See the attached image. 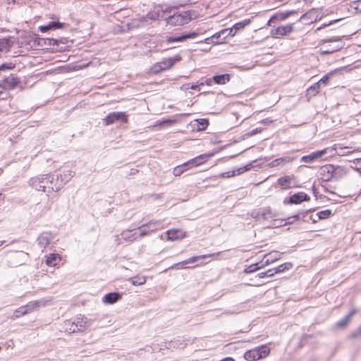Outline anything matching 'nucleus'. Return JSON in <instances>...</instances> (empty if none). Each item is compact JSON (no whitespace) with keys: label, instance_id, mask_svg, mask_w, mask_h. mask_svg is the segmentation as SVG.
Segmentation results:
<instances>
[{"label":"nucleus","instance_id":"1","mask_svg":"<svg viewBox=\"0 0 361 361\" xmlns=\"http://www.w3.org/2000/svg\"><path fill=\"white\" fill-rule=\"evenodd\" d=\"M55 176L43 174L30 178L29 183L36 190L47 193L59 191Z\"/></svg>","mask_w":361,"mask_h":361},{"label":"nucleus","instance_id":"2","mask_svg":"<svg viewBox=\"0 0 361 361\" xmlns=\"http://www.w3.org/2000/svg\"><path fill=\"white\" fill-rule=\"evenodd\" d=\"M220 255V252L213 253L209 255H203L199 256L191 257L183 262L174 264L171 266V269L175 268L177 269L193 268L197 266H202L205 263L202 261L207 257H214Z\"/></svg>","mask_w":361,"mask_h":361},{"label":"nucleus","instance_id":"3","mask_svg":"<svg viewBox=\"0 0 361 361\" xmlns=\"http://www.w3.org/2000/svg\"><path fill=\"white\" fill-rule=\"evenodd\" d=\"M322 42L320 47L322 54L334 53L341 50L344 47V42L341 37H333Z\"/></svg>","mask_w":361,"mask_h":361},{"label":"nucleus","instance_id":"4","mask_svg":"<svg viewBox=\"0 0 361 361\" xmlns=\"http://www.w3.org/2000/svg\"><path fill=\"white\" fill-rule=\"evenodd\" d=\"M210 155L201 154L197 157L189 160L182 165L177 166L173 169V173L176 176L181 175L185 171L190 168L200 166L207 161Z\"/></svg>","mask_w":361,"mask_h":361},{"label":"nucleus","instance_id":"5","mask_svg":"<svg viewBox=\"0 0 361 361\" xmlns=\"http://www.w3.org/2000/svg\"><path fill=\"white\" fill-rule=\"evenodd\" d=\"M320 173L324 180H330L333 178H340L345 173V171L344 168L341 166H335L330 164L322 166Z\"/></svg>","mask_w":361,"mask_h":361},{"label":"nucleus","instance_id":"6","mask_svg":"<svg viewBox=\"0 0 361 361\" xmlns=\"http://www.w3.org/2000/svg\"><path fill=\"white\" fill-rule=\"evenodd\" d=\"M192 13L190 11L176 12L166 18V23L174 26L183 25L191 20L192 18Z\"/></svg>","mask_w":361,"mask_h":361},{"label":"nucleus","instance_id":"7","mask_svg":"<svg viewBox=\"0 0 361 361\" xmlns=\"http://www.w3.org/2000/svg\"><path fill=\"white\" fill-rule=\"evenodd\" d=\"M269 353L270 349L266 345H262L259 347L247 350L244 354V357L247 361H256L265 358Z\"/></svg>","mask_w":361,"mask_h":361},{"label":"nucleus","instance_id":"8","mask_svg":"<svg viewBox=\"0 0 361 361\" xmlns=\"http://www.w3.org/2000/svg\"><path fill=\"white\" fill-rule=\"evenodd\" d=\"M251 216L256 221H271L276 220L278 214L271 207H266L255 209L250 214Z\"/></svg>","mask_w":361,"mask_h":361},{"label":"nucleus","instance_id":"9","mask_svg":"<svg viewBox=\"0 0 361 361\" xmlns=\"http://www.w3.org/2000/svg\"><path fill=\"white\" fill-rule=\"evenodd\" d=\"M53 299L51 297L40 298L37 300L29 302L25 305H23L26 314L32 312L38 311L42 307H45L52 304Z\"/></svg>","mask_w":361,"mask_h":361},{"label":"nucleus","instance_id":"10","mask_svg":"<svg viewBox=\"0 0 361 361\" xmlns=\"http://www.w3.org/2000/svg\"><path fill=\"white\" fill-rule=\"evenodd\" d=\"M164 221H150L139 227L140 238L150 235L152 233L164 228Z\"/></svg>","mask_w":361,"mask_h":361},{"label":"nucleus","instance_id":"11","mask_svg":"<svg viewBox=\"0 0 361 361\" xmlns=\"http://www.w3.org/2000/svg\"><path fill=\"white\" fill-rule=\"evenodd\" d=\"M0 88L4 90H11L15 88L23 89V86L20 84V79L15 75L11 74L0 81Z\"/></svg>","mask_w":361,"mask_h":361},{"label":"nucleus","instance_id":"12","mask_svg":"<svg viewBox=\"0 0 361 361\" xmlns=\"http://www.w3.org/2000/svg\"><path fill=\"white\" fill-rule=\"evenodd\" d=\"M323 15L320 9L312 8L304 13L299 19L305 24L309 25L322 19Z\"/></svg>","mask_w":361,"mask_h":361},{"label":"nucleus","instance_id":"13","mask_svg":"<svg viewBox=\"0 0 361 361\" xmlns=\"http://www.w3.org/2000/svg\"><path fill=\"white\" fill-rule=\"evenodd\" d=\"M294 30V23H288L272 28L270 31L271 37L281 38L290 35Z\"/></svg>","mask_w":361,"mask_h":361},{"label":"nucleus","instance_id":"14","mask_svg":"<svg viewBox=\"0 0 361 361\" xmlns=\"http://www.w3.org/2000/svg\"><path fill=\"white\" fill-rule=\"evenodd\" d=\"M103 121L106 126L113 124L116 121H121L126 123L128 122V116L125 112H112L109 114L103 119Z\"/></svg>","mask_w":361,"mask_h":361},{"label":"nucleus","instance_id":"15","mask_svg":"<svg viewBox=\"0 0 361 361\" xmlns=\"http://www.w3.org/2000/svg\"><path fill=\"white\" fill-rule=\"evenodd\" d=\"M74 175V171L70 169H67L55 176L59 190H60L61 188H63V186L71 180Z\"/></svg>","mask_w":361,"mask_h":361},{"label":"nucleus","instance_id":"16","mask_svg":"<svg viewBox=\"0 0 361 361\" xmlns=\"http://www.w3.org/2000/svg\"><path fill=\"white\" fill-rule=\"evenodd\" d=\"M329 150H332V149L325 148L322 150H319V151L312 152L311 154H310L308 155L302 157L300 161L303 163H307V164L313 163L315 161L321 159L323 156L328 154Z\"/></svg>","mask_w":361,"mask_h":361},{"label":"nucleus","instance_id":"17","mask_svg":"<svg viewBox=\"0 0 361 361\" xmlns=\"http://www.w3.org/2000/svg\"><path fill=\"white\" fill-rule=\"evenodd\" d=\"M228 29H224L214 35L211 37L206 38L204 39L205 43L207 44H219L223 43L228 35Z\"/></svg>","mask_w":361,"mask_h":361},{"label":"nucleus","instance_id":"18","mask_svg":"<svg viewBox=\"0 0 361 361\" xmlns=\"http://www.w3.org/2000/svg\"><path fill=\"white\" fill-rule=\"evenodd\" d=\"M329 148L332 149V150H329V153H331L330 156L334 154V152L339 156H345V155H348L353 152L359 150L358 148L353 149L351 147H348V146L343 147L341 144L334 145V147H329Z\"/></svg>","mask_w":361,"mask_h":361},{"label":"nucleus","instance_id":"19","mask_svg":"<svg viewBox=\"0 0 361 361\" xmlns=\"http://www.w3.org/2000/svg\"><path fill=\"white\" fill-rule=\"evenodd\" d=\"M295 11H286L283 12H277L274 14L271 18L269 20L267 25L272 26L273 23L283 21L287 19L290 15L293 14Z\"/></svg>","mask_w":361,"mask_h":361},{"label":"nucleus","instance_id":"20","mask_svg":"<svg viewBox=\"0 0 361 361\" xmlns=\"http://www.w3.org/2000/svg\"><path fill=\"white\" fill-rule=\"evenodd\" d=\"M53 238L54 237L52 234L49 232L42 233L39 235L37 238V243L42 252L49 246Z\"/></svg>","mask_w":361,"mask_h":361},{"label":"nucleus","instance_id":"21","mask_svg":"<svg viewBox=\"0 0 361 361\" xmlns=\"http://www.w3.org/2000/svg\"><path fill=\"white\" fill-rule=\"evenodd\" d=\"M168 240L174 241L186 237V233L180 229L174 228L166 232Z\"/></svg>","mask_w":361,"mask_h":361},{"label":"nucleus","instance_id":"22","mask_svg":"<svg viewBox=\"0 0 361 361\" xmlns=\"http://www.w3.org/2000/svg\"><path fill=\"white\" fill-rule=\"evenodd\" d=\"M281 253L277 251H273L269 252V254H266L264 255V259H266L264 262H262L261 267H265L268 266L276 260L279 259L281 257Z\"/></svg>","mask_w":361,"mask_h":361},{"label":"nucleus","instance_id":"23","mask_svg":"<svg viewBox=\"0 0 361 361\" xmlns=\"http://www.w3.org/2000/svg\"><path fill=\"white\" fill-rule=\"evenodd\" d=\"M75 326L78 329V331H83L90 327V321L84 316H78L74 319Z\"/></svg>","mask_w":361,"mask_h":361},{"label":"nucleus","instance_id":"24","mask_svg":"<svg viewBox=\"0 0 361 361\" xmlns=\"http://www.w3.org/2000/svg\"><path fill=\"white\" fill-rule=\"evenodd\" d=\"M180 59L181 57L177 54L172 57L163 59L159 63L164 71H165L171 68L176 63L180 61Z\"/></svg>","mask_w":361,"mask_h":361},{"label":"nucleus","instance_id":"25","mask_svg":"<svg viewBox=\"0 0 361 361\" xmlns=\"http://www.w3.org/2000/svg\"><path fill=\"white\" fill-rule=\"evenodd\" d=\"M294 160L293 157H290L288 156L279 157L274 159L270 163L268 164V166L271 168H275L278 166H281L285 165L286 164L290 163Z\"/></svg>","mask_w":361,"mask_h":361},{"label":"nucleus","instance_id":"26","mask_svg":"<svg viewBox=\"0 0 361 361\" xmlns=\"http://www.w3.org/2000/svg\"><path fill=\"white\" fill-rule=\"evenodd\" d=\"M121 235L122 239L128 243H132L140 238L139 232L130 229L123 231Z\"/></svg>","mask_w":361,"mask_h":361},{"label":"nucleus","instance_id":"27","mask_svg":"<svg viewBox=\"0 0 361 361\" xmlns=\"http://www.w3.org/2000/svg\"><path fill=\"white\" fill-rule=\"evenodd\" d=\"M163 17L164 9L161 5H157L154 6V9L149 11L147 15V18L152 20H156Z\"/></svg>","mask_w":361,"mask_h":361},{"label":"nucleus","instance_id":"28","mask_svg":"<svg viewBox=\"0 0 361 361\" xmlns=\"http://www.w3.org/2000/svg\"><path fill=\"white\" fill-rule=\"evenodd\" d=\"M121 295L118 293H109L106 294L103 298L102 302L105 304L112 305L121 300Z\"/></svg>","mask_w":361,"mask_h":361},{"label":"nucleus","instance_id":"29","mask_svg":"<svg viewBox=\"0 0 361 361\" xmlns=\"http://www.w3.org/2000/svg\"><path fill=\"white\" fill-rule=\"evenodd\" d=\"M250 23V19H245L241 22L235 23L231 28L228 29V35L233 37L238 30H242Z\"/></svg>","mask_w":361,"mask_h":361},{"label":"nucleus","instance_id":"30","mask_svg":"<svg viewBox=\"0 0 361 361\" xmlns=\"http://www.w3.org/2000/svg\"><path fill=\"white\" fill-rule=\"evenodd\" d=\"M310 197L308 195L303 192H300L293 195L289 200L291 204H300L303 201L309 200Z\"/></svg>","mask_w":361,"mask_h":361},{"label":"nucleus","instance_id":"31","mask_svg":"<svg viewBox=\"0 0 361 361\" xmlns=\"http://www.w3.org/2000/svg\"><path fill=\"white\" fill-rule=\"evenodd\" d=\"M61 260V257L59 254L51 253L47 256L46 264L49 267H56Z\"/></svg>","mask_w":361,"mask_h":361},{"label":"nucleus","instance_id":"32","mask_svg":"<svg viewBox=\"0 0 361 361\" xmlns=\"http://www.w3.org/2000/svg\"><path fill=\"white\" fill-rule=\"evenodd\" d=\"M63 329L68 334H73L78 332V329L75 326V323L73 320H66L63 324Z\"/></svg>","mask_w":361,"mask_h":361},{"label":"nucleus","instance_id":"33","mask_svg":"<svg viewBox=\"0 0 361 361\" xmlns=\"http://www.w3.org/2000/svg\"><path fill=\"white\" fill-rule=\"evenodd\" d=\"M63 26V23L59 22H50L49 24L46 25H41L39 27V30L42 32H45L49 30H56L62 28Z\"/></svg>","mask_w":361,"mask_h":361},{"label":"nucleus","instance_id":"34","mask_svg":"<svg viewBox=\"0 0 361 361\" xmlns=\"http://www.w3.org/2000/svg\"><path fill=\"white\" fill-rule=\"evenodd\" d=\"M197 36V33L193 32H191L190 34H188V35H180V36H178V37H168L166 38V41L167 42L169 43H171V42H181V41H183L186 39H189V38H194Z\"/></svg>","mask_w":361,"mask_h":361},{"label":"nucleus","instance_id":"35","mask_svg":"<svg viewBox=\"0 0 361 361\" xmlns=\"http://www.w3.org/2000/svg\"><path fill=\"white\" fill-rule=\"evenodd\" d=\"M13 44V42L10 37L0 39V53L8 51Z\"/></svg>","mask_w":361,"mask_h":361},{"label":"nucleus","instance_id":"36","mask_svg":"<svg viewBox=\"0 0 361 361\" xmlns=\"http://www.w3.org/2000/svg\"><path fill=\"white\" fill-rule=\"evenodd\" d=\"M292 180L293 178L290 176H283L278 179V183L282 189L286 190L293 187Z\"/></svg>","mask_w":361,"mask_h":361},{"label":"nucleus","instance_id":"37","mask_svg":"<svg viewBox=\"0 0 361 361\" xmlns=\"http://www.w3.org/2000/svg\"><path fill=\"white\" fill-rule=\"evenodd\" d=\"M355 312H356V310H353L344 318H343L342 319L339 320L336 323V326L338 327V328L345 327L348 324L349 321L350 320V319L353 317V315H354V314H355Z\"/></svg>","mask_w":361,"mask_h":361},{"label":"nucleus","instance_id":"38","mask_svg":"<svg viewBox=\"0 0 361 361\" xmlns=\"http://www.w3.org/2000/svg\"><path fill=\"white\" fill-rule=\"evenodd\" d=\"M214 82L218 85H224L230 80L228 74L217 75L213 77Z\"/></svg>","mask_w":361,"mask_h":361},{"label":"nucleus","instance_id":"39","mask_svg":"<svg viewBox=\"0 0 361 361\" xmlns=\"http://www.w3.org/2000/svg\"><path fill=\"white\" fill-rule=\"evenodd\" d=\"M128 281L133 286H141L146 283L147 278L145 276L138 275L129 279Z\"/></svg>","mask_w":361,"mask_h":361},{"label":"nucleus","instance_id":"40","mask_svg":"<svg viewBox=\"0 0 361 361\" xmlns=\"http://www.w3.org/2000/svg\"><path fill=\"white\" fill-rule=\"evenodd\" d=\"M293 267V264L290 262L283 263L274 269V273L279 274L282 273L286 270H289Z\"/></svg>","mask_w":361,"mask_h":361},{"label":"nucleus","instance_id":"41","mask_svg":"<svg viewBox=\"0 0 361 361\" xmlns=\"http://www.w3.org/2000/svg\"><path fill=\"white\" fill-rule=\"evenodd\" d=\"M195 121L197 123V130H203L209 125L208 120L205 118L197 119Z\"/></svg>","mask_w":361,"mask_h":361},{"label":"nucleus","instance_id":"42","mask_svg":"<svg viewBox=\"0 0 361 361\" xmlns=\"http://www.w3.org/2000/svg\"><path fill=\"white\" fill-rule=\"evenodd\" d=\"M24 315H26V311L24 310L23 307L21 306V307H18V309H16L13 312L12 317H13V319H17V318H20Z\"/></svg>","mask_w":361,"mask_h":361},{"label":"nucleus","instance_id":"43","mask_svg":"<svg viewBox=\"0 0 361 361\" xmlns=\"http://www.w3.org/2000/svg\"><path fill=\"white\" fill-rule=\"evenodd\" d=\"M332 214V212L330 209H325L319 212L317 215L319 219H326L330 217Z\"/></svg>","mask_w":361,"mask_h":361},{"label":"nucleus","instance_id":"44","mask_svg":"<svg viewBox=\"0 0 361 361\" xmlns=\"http://www.w3.org/2000/svg\"><path fill=\"white\" fill-rule=\"evenodd\" d=\"M262 268L263 267H261V265L259 266L257 263L252 264L245 269V272L247 274H250Z\"/></svg>","mask_w":361,"mask_h":361},{"label":"nucleus","instance_id":"45","mask_svg":"<svg viewBox=\"0 0 361 361\" xmlns=\"http://www.w3.org/2000/svg\"><path fill=\"white\" fill-rule=\"evenodd\" d=\"M350 167L357 171L361 170V158L350 161Z\"/></svg>","mask_w":361,"mask_h":361},{"label":"nucleus","instance_id":"46","mask_svg":"<svg viewBox=\"0 0 361 361\" xmlns=\"http://www.w3.org/2000/svg\"><path fill=\"white\" fill-rule=\"evenodd\" d=\"M175 121H172V120H166V119H164V120H160V121H157L154 123V124L153 125L154 127H159V126H161L163 125H165L166 124L167 126H170L171 125L172 123H173Z\"/></svg>","mask_w":361,"mask_h":361},{"label":"nucleus","instance_id":"47","mask_svg":"<svg viewBox=\"0 0 361 361\" xmlns=\"http://www.w3.org/2000/svg\"><path fill=\"white\" fill-rule=\"evenodd\" d=\"M164 69L162 68L161 64L159 62L155 63L150 69V71L153 74H157L161 71H163Z\"/></svg>","mask_w":361,"mask_h":361},{"label":"nucleus","instance_id":"48","mask_svg":"<svg viewBox=\"0 0 361 361\" xmlns=\"http://www.w3.org/2000/svg\"><path fill=\"white\" fill-rule=\"evenodd\" d=\"M252 164H248L245 165V166L240 167V168L235 169V171H236V175H240V174L243 173L245 171H249L252 168Z\"/></svg>","mask_w":361,"mask_h":361},{"label":"nucleus","instance_id":"49","mask_svg":"<svg viewBox=\"0 0 361 361\" xmlns=\"http://www.w3.org/2000/svg\"><path fill=\"white\" fill-rule=\"evenodd\" d=\"M49 41V45L50 46H59V43H64V41H66V39H61L59 40L55 39H48Z\"/></svg>","mask_w":361,"mask_h":361},{"label":"nucleus","instance_id":"50","mask_svg":"<svg viewBox=\"0 0 361 361\" xmlns=\"http://www.w3.org/2000/svg\"><path fill=\"white\" fill-rule=\"evenodd\" d=\"M236 176V171H227V172H224V173H222L220 174V177H222V178H231V177H233V176Z\"/></svg>","mask_w":361,"mask_h":361},{"label":"nucleus","instance_id":"51","mask_svg":"<svg viewBox=\"0 0 361 361\" xmlns=\"http://www.w3.org/2000/svg\"><path fill=\"white\" fill-rule=\"evenodd\" d=\"M329 79V74H327V75H325L323 78H322L317 82L319 83V85L320 86L322 85L325 86L328 83Z\"/></svg>","mask_w":361,"mask_h":361},{"label":"nucleus","instance_id":"52","mask_svg":"<svg viewBox=\"0 0 361 361\" xmlns=\"http://www.w3.org/2000/svg\"><path fill=\"white\" fill-rule=\"evenodd\" d=\"M14 68L12 63H4L0 66V71L6 70H11Z\"/></svg>","mask_w":361,"mask_h":361},{"label":"nucleus","instance_id":"53","mask_svg":"<svg viewBox=\"0 0 361 361\" xmlns=\"http://www.w3.org/2000/svg\"><path fill=\"white\" fill-rule=\"evenodd\" d=\"M262 128H256L253 129L252 130L250 131L249 133H247V135L248 136L255 135L262 132Z\"/></svg>","mask_w":361,"mask_h":361},{"label":"nucleus","instance_id":"54","mask_svg":"<svg viewBox=\"0 0 361 361\" xmlns=\"http://www.w3.org/2000/svg\"><path fill=\"white\" fill-rule=\"evenodd\" d=\"M320 85L318 82L314 83L312 85L310 88L309 90L315 91V92H318L319 91Z\"/></svg>","mask_w":361,"mask_h":361},{"label":"nucleus","instance_id":"55","mask_svg":"<svg viewBox=\"0 0 361 361\" xmlns=\"http://www.w3.org/2000/svg\"><path fill=\"white\" fill-rule=\"evenodd\" d=\"M213 82H214V80H213V78H207V80H205L204 82H201L200 83V85H203L206 84L208 86H211L213 84Z\"/></svg>","mask_w":361,"mask_h":361},{"label":"nucleus","instance_id":"56","mask_svg":"<svg viewBox=\"0 0 361 361\" xmlns=\"http://www.w3.org/2000/svg\"><path fill=\"white\" fill-rule=\"evenodd\" d=\"M338 20H335L330 21V22H329V23H324V24H322L320 27H319L317 28V30H322V29H323V28H325L326 27H327V26H329V25H332L334 23L337 22Z\"/></svg>","mask_w":361,"mask_h":361},{"label":"nucleus","instance_id":"57","mask_svg":"<svg viewBox=\"0 0 361 361\" xmlns=\"http://www.w3.org/2000/svg\"><path fill=\"white\" fill-rule=\"evenodd\" d=\"M353 7L355 10L361 11V1L353 2Z\"/></svg>","mask_w":361,"mask_h":361},{"label":"nucleus","instance_id":"58","mask_svg":"<svg viewBox=\"0 0 361 361\" xmlns=\"http://www.w3.org/2000/svg\"><path fill=\"white\" fill-rule=\"evenodd\" d=\"M266 273H267V276H268V277H272L276 274V273H274V269H269L266 271Z\"/></svg>","mask_w":361,"mask_h":361},{"label":"nucleus","instance_id":"59","mask_svg":"<svg viewBox=\"0 0 361 361\" xmlns=\"http://www.w3.org/2000/svg\"><path fill=\"white\" fill-rule=\"evenodd\" d=\"M354 336H361V326L357 329L354 334Z\"/></svg>","mask_w":361,"mask_h":361},{"label":"nucleus","instance_id":"60","mask_svg":"<svg viewBox=\"0 0 361 361\" xmlns=\"http://www.w3.org/2000/svg\"><path fill=\"white\" fill-rule=\"evenodd\" d=\"M257 276H258L259 278H260V279H262V278H264V277L267 276V273H266V271L259 273V274H257Z\"/></svg>","mask_w":361,"mask_h":361},{"label":"nucleus","instance_id":"61","mask_svg":"<svg viewBox=\"0 0 361 361\" xmlns=\"http://www.w3.org/2000/svg\"><path fill=\"white\" fill-rule=\"evenodd\" d=\"M84 67H86V65H84V66H75L73 69L74 70H80V69L83 68Z\"/></svg>","mask_w":361,"mask_h":361},{"label":"nucleus","instance_id":"62","mask_svg":"<svg viewBox=\"0 0 361 361\" xmlns=\"http://www.w3.org/2000/svg\"><path fill=\"white\" fill-rule=\"evenodd\" d=\"M220 361H234V360L231 357H226V358L222 359Z\"/></svg>","mask_w":361,"mask_h":361},{"label":"nucleus","instance_id":"63","mask_svg":"<svg viewBox=\"0 0 361 361\" xmlns=\"http://www.w3.org/2000/svg\"><path fill=\"white\" fill-rule=\"evenodd\" d=\"M197 87V85H192L190 88L191 90H196Z\"/></svg>","mask_w":361,"mask_h":361},{"label":"nucleus","instance_id":"64","mask_svg":"<svg viewBox=\"0 0 361 361\" xmlns=\"http://www.w3.org/2000/svg\"><path fill=\"white\" fill-rule=\"evenodd\" d=\"M261 123H271V121H268L267 119H264V120H262L261 121Z\"/></svg>","mask_w":361,"mask_h":361}]
</instances>
